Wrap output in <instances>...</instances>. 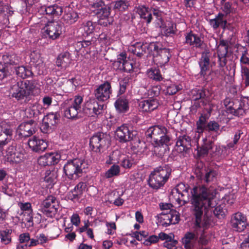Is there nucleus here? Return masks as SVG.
Segmentation results:
<instances>
[{"instance_id": "nucleus-4", "label": "nucleus", "mask_w": 249, "mask_h": 249, "mask_svg": "<svg viewBox=\"0 0 249 249\" xmlns=\"http://www.w3.org/2000/svg\"><path fill=\"white\" fill-rule=\"evenodd\" d=\"M32 89L29 81L15 82L9 89L10 95L18 101L24 100L25 103L29 100L28 96Z\"/></svg>"}, {"instance_id": "nucleus-47", "label": "nucleus", "mask_w": 249, "mask_h": 249, "mask_svg": "<svg viewBox=\"0 0 249 249\" xmlns=\"http://www.w3.org/2000/svg\"><path fill=\"white\" fill-rule=\"evenodd\" d=\"M217 175V173L213 170H210L209 171L205 172L203 180L206 183H209L214 180Z\"/></svg>"}, {"instance_id": "nucleus-9", "label": "nucleus", "mask_w": 249, "mask_h": 249, "mask_svg": "<svg viewBox=\"0 0 249 249\" xmlns=\"http://www.w3.org/2000/svg\"><path fill=\"white\" fill-rule=\"evenodd\" d=\"M153 45L155 47L151 51V56H153L154 61L161 66L167 64L172 56L170 49L162 48L161 45L158 42H153Z\"/></svg>"}, {"instance_id": "nucleus-6", "label": "nucleus", "mask_w": 249, "mask_h": 249, "mask_svg": "<svg viewBox=\"0 0 249 249\" xmlns=\"http://www.w3.org/2000/svg\"><path fill=\"white\" fill-rule=\"evenodd\" d=\"M116 139L121 142H131L134 146H138L141 141L137 131H131L126 124L118 127L115 132Z\"/></svg>"}, {"instance_id": "nucleus-61", "label": "nucleus", "mask_w": 249, "mask_h": 249, "mask_svg": "<svg viewBox=\"0 0 249 249\" xmlns=\"http://www.w3.org/2000/svg\"><path fill=\"white\" fill-rule=\"evenodd\" d=\"M134 164V162L131 158H125L121 161V165L124 168L129 169Z\"/></svg>"}, {"instance_id": "nucleus-16", "label": "nucleus", "mask_w": 249, "mask_h": 249, "mask_svg": "<svg viewBox=\"0 0 249 249\" xmlns=\"http://www.w3.org/2000/svg\"><path fill=\"white\" fill-rule=\"evenodd\" d=\"M153 42L150 43L137 42L133 46L132 53L139 57H141L147 53L149 56H151V51L154 50L155 47H153Z\"/></svg>"}, {"instance_id": "nucleus-7", "label": "nucleus", "mask_w": 249, "mask_h": 249, "mask_svg": "<svg viewBox=\"0 0 249 249\" xmlns=\"http://www.w3.org/2000/svg\"><path fill=\"white\" fill-rule=\"evenodd\" d=\"M84 160L75 159L68 161L64 166L65 174L71 179L76 178L88 167Z\"/></svg>"}, {"instance_id": "nucleus-10", "label": "nucleus", "mask_w": 249, "mask_h": 249, "mask_svg": "<svg viewBox=\"0 0 249 249\" xmlns=\"http://www.w3.org/2000/svg\"><path fill=\"white\" fill-rule=\"evenodd\" d=\"M59 207L56 198L53 196H49L42 201L40 210L47 217H53L57 213Z\"/></svg>"}, {"instance_id": "nucleus-46", "label": "nucleus", "mask_w": 249, "mask_h": 249, "mask_svg": "<svg viewBox=\"0 0 249 249\" xmlns=\"http://www.w3.org/2000/svg\"><path fill=\"white\" fill-rule=\"evenodd\" d=\"M126 58V55L125 53H122L119 54L117 56V60L114 61L113 63L114 67H116L117 69L121 70L123 64L124 63Z\"/></svg>"}, {"instance_id": "nucleus-50", "label": "nucleus", "mask_w": 249, "mask_h": 249, "mask_svg": "<svg viewBox=\"0 0 249 249\" xmlns=\"http://www.w3.org/2000/svg\"><path fill=\"white\" fill-rule=\"evenodd\" d=\"M120 173V167L119 165L114 164L111 166L110 169L106 173L105 177L107 178H110L113 176H117Z\"/></svg>"}, {"instance_id": "nucleus-63", "label": "nucleus", "mask_w": 249, "mask_h": 249, "mask_svg": "<svg viewBox=\"0 0 249 249\" xmlns=\"http://www.w3.org/2000/svg\"><path fill=\"white\" fill-rule=\"evenodd\" d=\"M159 240V238L158 236L155 235H152L150 236L148 239H146L144 242L143 244L145 246H150L153 243H156L158 242Z\"/></svg>"}, {"instance_id": "nucleus-40", "label": "nucleus", "mask_w": 249, "mask_h": 249, "mask_svg": "<svg viewBox=\"0 0 249 249\" xmlns=\"http://www.w3.org/2000/svg\"><path fill=\"white\" fill-rule=\"evenodd\" d=\"M208 119V117L206 114H201L196 123L197 132L199 134L202 133L204 132V129L208 123L207 122Z\"/></svg>"}, {"instance_id": "nucleus-34", "label": "nucleus", "mask_w": 249, "mask_h": 249, "mask_svg": "<svg viewBox=\"0 0 249 249\" xmlns=\"http://www.w3.org/2000/svg\"><path fill=\"white\" fill-rule=\"evenodd\" d=\"M71 62L70 54L68 52H64L60 54L56 61V65L58 67L66 69Z\"/></svg>"}, {"instance_id": "nucleus-33", "label": "nucleus", "mask_w": 249, "mask_h": 249, "mask_svg": "<svg viewBox=\"0 0 249 249\" xmlns=\"http://www.w3.org/2000/svg\"><path fill=\"white\" fill-rule=\"evenodd\" d=\"M179 186L180 187V189H183L182 191L181 192V191H180L178 188L177 189V191L178 193L179 194L181 195V197H183L182 198L183 200L185 202L188 201L189 200V197L190 196L189 192V190H191V193L192 194V198H193V196L194 195H199L201 189H202L203 187H205L204 186H202L201 188H200L199 193L196 194L195 192H196V190H197L196 188H195L194 189V193H193V192L192 191V190L191 188H189L188 187H185V186L184 184H181ZM192 200V199H191V200Z\"/></svg>"}, {"instance_id": "nucleus-43", "label": "nucleus", "mask_w": 249, "mask_h": 249, "mask_svg": "<svg viewBox=\"0 0 249 249\" xmlns=\"http://www.w3.org/2000/svg\"><path fill=\"white\" fill-rule=\"evenodd\" d=\"M147 75L149 78L157 81H160L163 79L160 70L156 68H151L148 70Z\"/></svg>"}, {"instance_id": "nucleus-60", "label": "nucleus", "mask_w": 249, "mask_h": 249, "mask_svg": "<svg viewBox=\"0 0 249 249\" xmlns=\"http://www.w3.org/2000/svg\"><path fill=\"white\" fill-rule=\"evenodd\" d=\"M201 231L200 236L197 239V241L199 245L206 246L208 244L209 240L207 239L206 236L205 234V231L203 230L199 231Z\"/></svg>"}, {"instance_id": "nucleus-48", "label": "nucleus", "mask_w": 249, "mask_h": 249, "mask_svg": "<svg viewBox=\"0 0 249 249\" xmlns=\"http://www.w3.org/2000/svg\"><path fill=\"white\" fill-rule=\"evenodd\" d=\"M96 23H93L90 20L87 21L86 23H83V28L87 36L90 35L93 32Z\"/></svg>"}, {"instance_id": "nucleus-26", "label": "nucleus", "mask_w": 249, "mask_h": 249, "mask_svg": "<svg viewBox=\"0 0 249 249\" xmlns=\"http://www.w3.org/2000/svg\"><path fill=\"white\" fill-rule=\"evenodd\" d=\"M31 65L36 69L39 74L43 73L45 64L39 53L34 51L30 55Z\"/></svg>"}, {"instance_id": "nucleus-39", "label": "nucleus", "mask_w": 249, "mask_h": 249, "mask_svg": "<svg viewBox=\"0 0 249 249\" xmlns=\"http://www.w3.org/2000/svg\"><path fill=\"white\" fill-rule=\"evenodd\" d=\"M39 107L37 105H33L30 107L26 110V114L28 118H34L36 119H38L39 115L41 114L39 110ZM41 108V107H40Z\"/></svg>"}, {"instance_id": "nucleus-22", "label": "nucleus", "mask_w": 249, "mask_h": 249, "mask_svg": "<svg viewBox=\"0 0 249 249\" xmlns=\"http://www.w3.org/2000/svg\"><path fill=\"white\" fill-rule=\"evenodd\" d=\"M90 6L96 15H101L102 17L104 18L108 17L110 15V7L105 6L104 1L102 0H97L95 2H91L90 3Z\"/></svg>"}, {"instance_id": "nucleus-13", "label": "nucleus", "mask_w": 249, "mask_h": 249, "mask_svg": "<svg viewBox=\"0 0 249 249\" xmlns=\"http://www.w3.org/2000/svg\"><path fill=\"white\" fill-rule=\"evenodd\" d=\"M111 93V86L108 81L100 85L94 92L95 98L99 101H106L109 98Z\"/></svg>"}, {"instance_id": "nucleus-59", "label": "nucleus", "mask_w": 249, "mask_h": 249, "mask_svg": "<svg viewBox=\"0 0 249 249\" xmlns=\"http://www.w3.org/2000/svg\"><path fill=\"white\" fill-rule=\"evenodd\" d=\"M100 17V19L99 20V24L102 26L104 27H107L108 25L111 24V23L113 21V19L112 18H109V16L107 18H104V17H102L101 15H99Z\"/></svg>"}, {"instance_id": "nucleus-45", "label": "nucleus", "mask_w": 249, "mask_h": 249, "mask_svg": "<svg viewBox=\"0 0 249 249\" xmlns=\"http://www.w3.org/2000/svg\"><path fill=\"white\" fill-rule=\"evenodd\" d=\"M213 213L216 217L219 219H222L225 217L227 211L221 205H218L215 207L213 210Z\"/></svg>"}, {"instance_id": "nucleus-2", "label": "nucleus", "mask_w": 249, "mask_h": 249, "mask_svg": "<svg viewBox=\"0 0 249 249\" xmlns=\"http://www.w3.org/2000/svg\"><path fill=\"white\" fill-rule=\"evenodd\" d=\"M171 173L172 167L169 164H164L157 167L149 176V186L155 190L160 188L168 181Z\"/></svg>"}, {"instance_id": "nucleus-56", "label": "nucleus", "mask_w": 249, "mask_h": 249, "mask_svg": "<svg viewBox=\"0 0 249 249\" xmlns=\"http://www.w3.org/2000/svg\"><path fill=\"white\" fill-rule=\"evenodd\" d=\"M241 73L244 84L246 87H248L249 86V69L246 67H242Z\"/></svg>"}, {"instance_id": "nucleus-11", "label": "nucleus", "mask_w": 249, "mask_h": 249, "mask_svg": "<svg viewBox=\"0 0 249 249\" xmlns=\"http://www.w3.org/2000/svg\"><path fill=\"white\" fill-rule=\"evenodd\" d=\"M62 24L54 19L49 20L45 26L42 29V33H45V36H48L53 40L57 38L62 33Z\"/></svg>"}, {"instance_id": "nucleus-18", "label": "nucleus", "mask_w": 249, "mask_h": 249, "mask_svg": "<svg viewBox=\"0 0 249 249\" xmlns=\"http://www.w3.org/2000/svg\"><path fill=\"white\" fill-rule=\"evenodd\" d=\"M13 129L5 123H0V146L7 144L12 139Z\"/></svg>"}, {"instance_id": "nucleus-36", "label": "nucleus", "mask_w": 249, "mask_h": 249, "mask_svg": "<svg viewBox=\"0 0 249 249\" xmlns=\"http://www.w3.org/2000/svg\"><path fill=\"white\" fill-rule=\"evenodd\" d=\"M4 66L17 65L19 62V59L16 54L14 53H6L2 56Z\"/></svg>"}, {"instance_id": "nucleus-64", "label": "nucleus", "mask_w": 249, "mask_h": 249, "mask_svg": "<svg viewBox=\"0 0 249 249\" xmlns=\"http://www.w3.org/2000/svg\"><path fill=\"white\" fill-rule=\"evenodd\" d=\"M9 74L6 66L0 64V80H2Z\"/></svg>"}, {"instance_id": "nucleus-62", "label": "nucleus", "mask_w": 249, "mask_h": 249, "mask_svg": "<svg viewBox=\"0 0 249 249\" xmlns=\"http://www.w3.org/2000/svg\"><path fill=\"white\" fill-rule=\"evenodd\" d=\"M221 10L225 13V15L230 14L232 11V7L231 2L228 1L221 5Z\"/></svg>"}, {"instance_id": "nucleus-20", "label": "nucleus", "mask_w": 249, "mask_h": 249, "mask_svg": "<svg viewBox=\"0 0 249 249\" xmlns=\"http://www.w3.org/2000/svg\"><path fill=\"white\" fill-rule=\"evenodd\" d=\"M162 216L160 217L162 225L167 227L171 224H175L178 222L179 216L178 214L177 211L174 210H170L169 213H161Z\"/></svg>"}, {"instance_id": "nucleus-24", "label": "nucleus", "mask_w": 249, "mask_h": 249, "mask_svg": "<svg viewBox=\"0 0 249 249\" xmlns=\"http://www.w3.org/2000/svg\"><path fill=\"white\" fill-rule=\"evenodd\" d=\"M28 145L33 151L38 153L44 151L48 147L47 142L45 140L36 137L29 140Z\"/></svg>"}, {"instance_id": "nucleus-5", "label": "nucleus", "mask_w": 249, "mask_h": 249, "mask_svg": "<svg viewBox=\"0 0 249 249\" xmlns=\"http://www.w3.org/2000/svg\"><path fill=\"white\" fill-rule=\"evenodd\" d=\"M83 98L76 96L74 99L66 100L63 104L64 116L68 119L76 120L81 117L78 114L81 111Z\"/></svg>"}, {"instance_id": "nucleus-54", "label": "nucleus", "mask_w": 249, "mask_h": 249, "mask_svg": "<svg viewBox=\"0 0 249 249\" xmlns=\"http://www.w3.org/2000/svg\"><path fill=\"white\" fill-rule=\"evenodd\" d=\"M93 100H91L86 103L85 106L83 108L84 113L89 116H91L93 110Z\"/></svg>"}, {"instance_id": "nucleus-23", "label": "nucleus", "mask_w": 249, "mask_h": 249, "mask_svg": "<svg viewBox=\"0 0 249 249\" xmlns=\"http://www.w3.org/2000/svg\"><path fill=\"white\" fill-rule=\"evenodd\" d=\"M202 144L198 147L197 154L199 156L204 157L210 153L212 155L214 154L216 151H213V147L214 146V142L212 140L205 138L203 139Z\"/></svg>"}, {"instance_id": "nucleus-31", "label": "nucleus", "mask_w": 249, "mask_h": 249, "mask_svg": "<svg viewBox=\"0 0 249 249\" xmlns=\"http://www.w3.org/2000/svg\"><path fill=\"white\" fill-rule=\"evenodd\" d=\"M79 18L78 14L70 7L64 9L63 19L66 24L71 25L75 23Z\"/></svg>"}, {"instance_id": "nucleus-19", "label": "nucleus", "mask_w": 249, "mask_h": 249, "mask_svg": "<svg viewBox=\"0 0 249 249\" xmlns=\"http://www.w3.org/2000/svg\"><path fill=\"white\" fill-rule=\"evenodd\" d=\"M58 121V115L56 113H50L44 116L40 129L44 133H47L54 126Z\"/></svg>"}, {"instance_id": "nucleus-51", "label": "nucleus", "mask_w": 249, "mask_h": 249, "mask_svg": "<svg viewBox=\"0 0 249 249\" xmlns=\"http://www.w3.org/2000/svg\"><path fill=\"white\" fill-rule=\"evenodd\" d=\"M56 177L57 175L55 171L47 170L45 172L44 180L50 184L55 181Z\"/></svg>"}, {"instance_id": "nucleus-30", "label": "nucleus", "mask_w": 249, "mask_h": 249, "mask_svg": "<svg viewBox=\"0 0 249 249\" xmlns=\"http://www.w3.org/2000/svg\"><path fill=\"white\" fill-rule=\"evenodd\" d=\"M185 39V43L189 44L190 46H193L196 48L201 49L206 48V45L203 41L201 40L198 36L191 32L186 36Z\"/></svg>"}, {"instance_id": "nucleus-55", "label": "nucleus", "mask_w": 249, "mask_h": 249, "mask_svg": "<svg viewBox=\"0 0 249 249\" xmlns=\"http://www.w3.org/2000/svg\"><path fill=\"white\" fill-rule=\"evenodd\" d=\"M225 15L222 13H219L214 18L216 20L217 24H218L219 27H222L223 29H225L227 21L226 19H224Z\"/></svg>"}, {"instance_id": "nucleus-42", "label": "nucleus", "mask_w": 249, "mask_h": 249, "mask_svg": "<svg viewBox=\"0 0 249 249\" xmlns=\"http://www.w3.org/2000/svg\"><path fill=\"white\" fill-rule=\"evenodd\" d=\"M111 5L116 11H124L128 8L129 3L124 0H119L112 2Z\"/></svg>"}, {"instance_id": "nucleus-17", "label": "nucleus", "mask_w": 249, "mask_h": 249, "mask_svg": "<svg viewBox=\"0 0 249 249\" xmlns=\"http://www.w3.org/2000/svg\"><path fill=\"white\" fill-rule=\"evenodd\" d=\"M211 55V53L208 48H205L201 53V56L198 62L200 68L199 74L201 77L205 78L207 71L209 70Z\"/></svg>"}, {"instance_id": "nucleus-41", "label": "nucleus", "mask_w": 249, "mask_h": 249, "mask_svg": "<svg viewBox=\"0 0 249 249\" xmlns=\"http://www.w3.org/2000/svg\"><path fill=\"white\" fill-rule=\"evenodd\" d=\"M220 125L217 122L215 121H210L207 123V124L204 128V132L206 131L209 133H215L219 135L220 133H218Z\"/></svg>"}, {"instance_id": "nucleus-1", "label": "nucleus", "mask_w": 249, "mask_h": 249, "mask_svg": "<svg viewBox=\"0 0 249 249\" xmlns=\"http://www.w3.org/2000/svg\"><path fill=\"white\" fill-rule=\"evenodd\" d=\"M215 193L206 187L200 190L199 195H194L192 200V212L195 218L194 228L205 231L210 226L211 219L208 215L209 210L213 207L212 200Z\"/></svg>"}, {"instance_id": "nucleus-57", "label": "nucleus", "mask_w": 249, "mask_h": 249, "mask_svg": "<svg viewBox=\"0 0 249 249\" xmlns=\"http://www.w3.org/2000/svg\"><path fill=\"white\" fill-rule=\"evenodd\" d=\"M87 187V184L86 182H80L77 184L72 191H75V192L83 196V194Z\"/></svg>"}, {"instance_id": "nucleus-52", "label": "nucleus", "mask_w": 249, "mask_h": 249, "mask_svg": "<svg viewBox=\"0 0 249 249\" xmlns=\"http://www.w3.org/2000/svg\"><path fill=\"white\" fill-rule=\"evenodd\" d=\"M104 107V104H99L94 99L91 116L93 117L94 115H98L101 114L103 110Z\"/></svg>"}, {"instance_id": "nucleus-25", "label": "nucleus", "mask_w": 249, "mask_h": 249, "mask_svg": "<svg viewBox=\"0 0 249 249\" xmlns=\"http://www.w3.org/2000/svg\"><path fill=\"white\" fill-rule=\"evenodd\" d=\"M176 145L179 152H187L191 147V138L185 134L180 135L177 138Z\"/></svg>"}, {"instance_id": "nucleus-32", "label": "nucleus", "mask_w": 249, "mask_h": 249, "mask_svg": "<svg viewBox=\"0 0 249 249\" xmlns=\"http://www.w3.org/2000/svg\"><path fill=\"white\" fill-rule=\"evenodd\" d=\"M114 106L119 113L126 112L129 109L128 100L124 96L120 97L115 102Z\"/></svg>"}, {"instance_id": "nucleus-29", "label": "nucleus", "mask_w": 249, "mask_h": 249, "mask_svg": "<svg viewBox=\"0 0 249 249\" xmlns=\"http://www.w3.org/2000/svg\"><path fill=\"white\" fill-rule=\"evenodd\" d=\"M47 16V18L53 19L55 18H58L63 13L62 7L57 4H53L42 7Z\"/></svg>"}, {"instance_id": "nucleus-14", "label": "nucleus", "mask_w": 249, "mask_h": 249, "mask_svg": "<svg viewBox=\"0 0 249 249\" xmlns=\"http://www.w3.org/2000/svg\"><path fill=\"white\" fill-rule=\"evenodd\" d=\"M138 12L141 18H143L147 23H150L153 17H154L157 20L161 19V12L155 8L149 9L145 6H142L138 9Z\"/></svg>"}, {"instance_id": "nucleus-15", "label": "nucleus", "mask_w": 249, "mask_h": 249, "mask_svg": "<svg viewBox=\"0 0 249 249\" xmlns=\"http://www.w3.org/2000/svg\"><path fill=\"white\" fill-rule=\"evenodd\" d=\"M36 125L35 121L32 119L22 123L18 126L17 133L21 138L30 137L35 132Z\"/></svg>"}, {"instance_id": "nucleus-3", "label": "nucleus", "mask_w": 249, "mask_h": 249, "mask_svg": "<svg viewBox=\"0 0 249 249\" xmlns=\"http://www.w3.org/2000/svg\"><path fill=\"white\" fill-rule=\"evenodd\" d=\"M146 137L153 139L155 143H166L171 140L170 131L162 125L150 127L145 133Z\"/></svg>"}, {"instance_id": "nucleus-38", "label": "nucleus", "mask_w": 249, "mask_h": 249, "mask_svg": "<svg viewBox=\"0 0 249 249\" xmlns=\"http://www.w3.org/2000/svg\"><path fill=\"white\" fill-rule=\"evenodd\" d=\"M15 72L18 76L24 79L32 75L33 73L29 68L21 66L15 67Z\"/></svg>"}, {"instance_id": "nucleus-28", "label": "nucleus", "mask_w": 249, "mask_h": 249, "mask_svg": "<svg viewBox=\"0 0 249 249\" xmlns=\"http://www.w3.org/2000/svg\"><path fill=\"white\" fill-rule=\"evenodd\" d=\"M6 153L7 160L9 162L19 163L23 158V154L17 151L16 146L13 145L8 147Z\"/></svg>"}, {"instance_id": "nucleus-49", "label": "nucleus", "mask_w": 249, "mask_h": 249, "mask_svg": "<svg viewBox=\"0 0 249 249\" xmlns=\"http://www.w3.org/2000/svg\"><path fill=\"white\" fill-rule=\"evenodd\" d=\"M122 71L126 72H131L135 68L134 62L132 60L128 58H126L124 63L123 64Z\"/></svg>"}, {"instance_id": "nucleus-53", "label": "nucleus", "mask_w": 249, "mask_h": 249, "mask_svg": "<svg viewBox=\"0 0 249 249\" xmlns=\"http://www.w3.org/2000/svg\"><path fill=\"white\" fill-rule=\"evenodd\" d=\"M129 81L128 78L125 77L119 81L120 89L118 92V95H121L125 92L126 88L129 86Z\"/></svg>"}, {"instance_id": "nucleus-8", "label": "nucleus", "mask_w": 249, "mask_h": 249, "mask_svg": "<svg viewBox=\"0 0 249 249\" xmlns=\"http://www.w3.org/2000/svg\"><path fill=\"white\" fill-rule=\"evenodd\" d=\"M109 136L103 132L95 133L90 139L89 147L96 153H101L103 149L109 144Z\"/></svg>"}, {"instance_id": "nucleus-35", "label": "nucleus", "mask_w": 249, "mask_h": 249, "mask_svg": "<svg viewBox=\"0 0 249 249\" xmlns=\"http://www.w3.org/2000/svg\"><path fill=\"white\" fill-rule=\"evenodd\" d=\"M209 95V91L208 89H202L194 90L193 93V98L195 101L201 99L203 103L205 105Z\"/></svg>"}, {"instance_id": "nucleus-27", "label": "nucleus", "mask_w": 249, "mask_h": 249, "mask_svg": "<svg viewBox=\"0 0 249 249\" xmlns=\"http://www.w3.org/2000/svg\"><path fill=\"white\" fill-rule=\"evenodd\" d=\"M159 105L158 100L152 98L140 102L139 105L141 110L146 112H150L157 109Z\"/></svg>"}, {"instance_id": "nucleus-21", "label": "nucleus", "mask_w": 249, "mask_h": 249, "mask_svg": "<svg viewBox=\"0 0 249 249\" xmlns=\"http://www.w3.org/2000/svg\"><path fill=\"white\" fill-rule=\"evenodd\" d=\"M199 235V231L197 233L194 230V232H186L183 237L181 239V243L186 249H193L195 247Z\"/></svg>"}, {"instance_id": "nucleus-12", "label": "nucleus", "mask_w": 249, "mask_h": 249, "mask_svg": "<svg viewBox=\"0 0 249 249\" xmlns=\"http://www.w3.org/2000/svg\"><path fill=\"white\" fill-rule=\"evenodd\" d=\"M231 226L234 231H243L247 227L246 217L241 213H234L231 218Z\"/></svg>"}, {"instance_id": "nucleus-37", "label": "nucleus", "mask_w": 249, "mask_h": 249, "mask_svg": "<svg viewBox=\"0 0 249 249\" xmlns=\"http://www.w3.org/2000/svg\"><path fill=\"white\" fill-rule=\"evenodd\" d=\"M170 142L166 143H155L154 152L160 158H162L166 153L169 152V145Z\"/></svg>"}, {"instance_id": "nucleus-44", "label": "nucleus", "mask_w": 249, "mask_h": 249, "mask_svg": "<svg viewBox=\"0 0 249 249\" xmlns=\"http://www.w3.org/2000/svg\"><path fill=\"white\" fill-rule=\"evenodd\" d=\"M11 233L12 230L10 229L0 231V239L2 243L7 245L11 242L10 234Z\"/></svg>"}, {"instance_id": "nucleus-58", "label": "nucleus", "mask_w": 249, "mask_h": 249, "mask_svg": "<svg viewBox=\"0 0 249 249\" xmlns=\"http://www.w3.org/2000/svg\"><path fill=\"white\" fill-rule=\"evenodd\" d=\"M243 134V132L241 130H238L234 135V138L232 142H229L227 147L228 148H231L234 147V145L236 144L241 137V135Z\"/></svg>"}]
</instances>
